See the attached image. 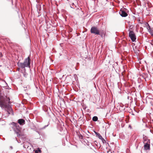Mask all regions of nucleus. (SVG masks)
Listing matches in <instances>:
<instances>
[{"label":"nucleus","mask_w":153,"mask_h":153,"mask_svg":"<svg viewBox=\"0 0 153 153\" xmlns=\"http://www.w3.org/2000/svg\"><path fill=\"white\" fill-rule=\"evenodd\" d=\"M82 141L84 142L85 143H88V142H89L88 140H87L85 139H84L83 140V141Z\"/></svg>","instance_id":"22"},{"label":"nucleus","mask_w":153,"mask_h":153,"mask_svg":"<svg viewBox=\"0 0 153 153\" xmlns=\"http://www.w3.org/2000/svg\"><path fill=\"white\" fill-rule=\"evenodd\" d=\"M49 123H48V124H47V125H45V126H44L42 128H41V129H44L46 127H47V126H48L49 125Z\"/></svg>","instance_id":"23"},{"label":"nucleus","mask_w":153,"mask_h":153,"mask_svg":"<svg viewBox=\"0 0 153 153\" xmlns=\"http://www.w3.org/2000/svg\"><path fill=\"white\" fill-rule=\"evenodd\" d=\"M86 144H87V146H89L90 145V144H89V142H88V143H86Z\"/></svg>","instance_id":"29"},{"label":"nucleus","mask_w":153,"mask_h":153,"mask_svg":"<svg viewBox=\"0 0 153 153\" xmlns=\"http://www.w3.org/2000/svg\"><path fill=\"white\" fill-rule=\"evenodd\" d=\"M120 107L122 108H123L122 109L123 110H125V107H124V106L122 103H121L120 104Z\"/></svg>","instance_id":"19"},{"label":"nucleus","mask_w":153,"mask_h":153,"mask_svg":"<svg viewBox=\"0 0 153 153\" xmlns=\"http://www.w3.org/2000/svg\"><path fill=\"white\" fill-rule=\"evenodd\" d=\"M10 147L11 149H12L13 148L12 146H10Z\"/></svg>","instance_id":"33"},{"label":"nucleus","mask_w":153,"mask_h":153,"mask_svg":"<svg viewBox=\"0 0 153 153\" xmlns=\"http://www.w3.org/2000/svg\"><path fill=\"white\" fill-rule=\"evenodd\" d=\"M9 97L0 94V107L2 109H4L6 112V114L8 116L11 114L13 115V112L12 107Z\"/></svg>","instance_id":"1"},{"label":"nucleus","mask_w":153,"mask_h":153,"mask_svg":"<svg viewBox=\"0 0 153 153\" xmlns=\"http://www.w3.org/2000/svg\"><path fill=\"white\" fill-rule=\"evenodd\" d=\"M128 107V105H125L124 107H125V108L126 107L127 108Z\"/></svg>","instance_id":"27"},{"label":"nucleus","mask_w":153,"mask_h":153,"mask_svg":"<svg viewBox=\"0 0 153 153\" xmlns=\"http://www.w3.org/2000/svg\"><path fill=\"white\" fill-rule=\"evenodd\" d=\"M150 43L152 45H153V42H152L151 41V42Z\"/></svg>","instance_id":"28"},{"label":"nucleus","mask_w":153,"mask_h":153,"mask_svg":"<svg viewBox=\"0 0 153 153\" xmlns=\"http://www.w3.org/2000/svg\"><path fill=\"white\" fill-rule=\"evenodd\" d=\"M150 76L149 74H148L146 73H143L140 75V76L143 79H145V81H146V78L149 79V76Z\"/></svg>","instance_id":"9"},{"label":"nucleus","mask_w":153,"mask_h":153,"mask_svg":"<svg viewBox=\"0 0 153 153\" xmlns=\"http://www.w3.org/2000/svg\"><path fill=\"white\" fill-rule=\"evenodd\" d=\"M139 63L140 64L141 63V62L140 61L139 62Z\"/></svg>","instance_id":"36"},{"label":"nucleus","mask_w":153,"mask_h":153,"mask_svg":"<svg viewBox=\"0 0 153 153\" xmlns=\"http://www.w3.org/2000/svg\"><path fill=\"white\" fill-rule=\"evenodd\" d=\"M126 8L122 9H121L120 10L119 13L120 16L123 17H126L128 16V14L126 13Z\"/></svg>","instance_id":"6"},{"label":"nucleus","mask_w":153,"mask_h":153,"mask_svg":"<svg viewBox=\"0 0 153 153\" xmlns=\"http://www.w3.org/2000/svg\"><path fill=\"white\" fill-rule=\"evenodd\" d=\"M128 127L129 128H131V126L130 125H129L128 126Z\"/></svg>","instance_id":"32"},{"label":"nucleus","mask_w":153,"mask_h":153,"mask_svg":"<svg viewBox=\"0 0 153 153\" xmlns=\"http://www.w3.org/2000/svg\"><path fill=\"white\" fill-rule=\"evenodd\" d=\"M129 96H128V97H127V99H128V100H129Z\"/></svg>","instance_id":"34"},{"label":"nucleus","mask_w":153,"mask_h":153,"mask_svg":"<svg viewBox=\"0 0 153 153\" xmlns=\"http://www.w3.org/2000/svg\"><path fill=\"white\" fill-rule=\"evenodd\" d=\"M131 28H130L128 30L129 31L128 36L133 42L135 41L136 39V36L133 31L130 30Z\"/></svg>","instance_id":"3"},{"label":"nucleus","mask_w":153,"mask_h":153,"mask_svg":"<svg viewBox=\"0 0 153 153\" xmlns=\"http://www.w3.org/2000/svg\"><path fill=\"white\" fill-rule=\"evenodd\" d=\"M116 65H118L117 62H116Z\"/></svg>","instance_id":"39"},{"label":"nucleus","mask_w":153,"mask_h":153,"mask_svg":"<svg viewBox=\"0 0 153 153\" xmlns=\"http://www.w3.org/2000/svg\"><path fill=\"white\" fill-rule=\"evenodd\" d=\"M94 132L95 133V134L96 135V136L98 137L100 139L101 138H102V137L99 133L96 131H94Z\"/></svg>","instance_id":"12"},{"label":"nucleus","mask_w":153,"mask_h":153,"mask_svg":"<svg viewBox=\"0 0 153 153\" xmlns=\"http://www.w3.org/2000/svg\"><path fill=\"white\" fill-rule=\"evenodd\" d=\"M17 123L21 126H23L25 124V120L21 118L18 119L17 121Z\"/></svg>","instance_id":"8"},{"label":"nucleus","mask_w":153,"mask_h":153,"mask_svg":"<svg viewBox=\"0 0 153 153\" xmlns=\"http://www.w3.org/2000/svg\"><path fill=\"white\" fill-rule=\"evenodd\" d=\"M143 143H145V142H150V140L148 139V137L144 134L143 135Z\"/></svg>","instance_id":"11"},{"label":"nucleus","mask_w":153,"mask_h":153,"mask_svg":"<svg viewBox=\"0 0 153 153\" xmlns=\"http://www.w3.org/2000/svg\"><path fill=\"white\" fill-rule=\"evenodd\" d=\"M2 56V54L0 52V57Z\"/></svg>","instance_id":"26"},{"label":"nucleus","mask_w":153,"mask_h":153,"mask_svg":"<svg viewBox=\"0 0 153 153\" xmlns=\"http://www.w3.org/2000/svg\"><path fill=\"white\" fill-rule=\"evenodd\" d=\"M146 28L148 30V31L149 30H152L150 26H149V25L148 23H146Z\"/></svg>","instance_id":"16"},{"label":"nucleus","mask_w":153,"mask_h":153,"mask_svg":"<svg viewBox=\"0 0 153 153\" xmlns=\"http://www.w3.org/2000/svg\"><path fill=\"white\" fill-rule=\"evenodd\" d=\"M92 119L93 121L96 122L98 120V118L96 116H94L93 117Z\"/></svg>","instance_id":"15"},{"label":"nucleus","mask_w":153,"mask_h":153,"mask_svg":"<svg viewBox=\"0 0 153 153\" xmlns=\"http://www.w3.org/2000/svg\"><path fill=\"white\" fill-rule=\"evenodd\" d=\"M0 119H1V118H0Z\"/></svg>","instance_id":"44"},{"label":"nucleus","mask_w":153,"mask_h":153,"mask_svg":"<svg viewBox=\"0 0 153 153\" xmlns=\"http://www.w3.org/2000/svg\"><path fill=\"white\" fill-rule=\"evenodd\" d=\"M17 65L19 67L21 68L22 69L24 68L25 69V68L26 67L23 62L19 63V62H18L17 63Z\"/></svg>","instance_id":"10"},{"label":"nucleus","mask_w":153,"mask_h":153,"mask_svg":"<svg viewBox=\"0 0 153 153\" xmlns=\"http://www.w3.org/2000/svg\"><path fill=\"white\" fill-rule=\"evenodd\" d=\"M41 150L39 148H38L37 150L34 151L35 153H41Z\"/></svg>","instance_id":"17"},{"label":"nucleus","mask_w":153,"mask_h":153,"mask_svg":"<svg viewBox=\"0 0 153 153\" xmlns=\"http://www.w3.org/2000/svg\"><path fill=\"white\" fill-rule=\"evenodd\" d=\"M71 8H73V7H72L71 6Z\"/></svg>","instance_id":"41"},{"label":"nucleus","mask_w":153,"mask_h":153,"mask_svg":"<svg viewBox=\"0 0 153 153\" xmlns=\"http://www.w3.org/2000/svg\"><path fill=\"white\" fill-rule=\"evenodd\" d=\"M87 132H88L89 134H87V136H90V134H91V133L89 132V131H87Z\"/></svg>","instance_id":"24"},{"label":"nucleus","mask_w":153,"mask_h":153,"mask_svg":"<svg viewBox=\"0 0 153 153\" xmlns=\"http://www.w3.org/2000/svg\"><path fill=\"white\" fill-rule=\"evenodd\" d=\"M99 30L98 28L95 26L92 27L90 30V32L91 33L97 35L99 34Z\"/></svg>","instance_id":"5"},{"label":"nucleus","mask_w":153,"mask_h":153,"mask_svg":"<svg viewBox=\"0 0 153 153\" xmlns=\"http://www.w3.org/2000/svg\"><path fill=\"white\" fill-rule=\"evenodd\" d=\"M149 33H150L151 35L153 37V31L152 30H149L148 31Z\"/></svg>","instance_id":"20"},{"label":"nucleus","mask_w":153,"mask_h":153,"mask_svg":"<svg viewBox=\"0 0 153 153\" xmlns=\"http://www.w3.org/2000/svg\"><path fill=\"white\" fill-rule=\"evenodd\" d=\"M59 54H60V56H61V55H62V54H60V53H59Z\"/></svg>","instance_id":"40"},{"label":"nucleus","mask_w":153,"mask_h":153,"mask_svg":"<svg viewBox=\"0 0 153 153\" xmlns=\"http://www.w3.org/2000/svg\"><path fill=\"white\" fill-rule=\"evenodd\" d=\"M87 138H89V137H87Z\"/></svg>","instance_id":"42"},{"label":"nucleus","mask_w":153,"mask_h":153,"mask_svg":"<svg viewBox=\"0 0 153 153\" xmlns=\"http://www.w3.org/2000/svg\"><path fill=\"white\" fill-rule=\"evenodd\" d=\"M144 143V150H150V142H146V143Z\"/></svg>","instance_id":"7"},{"label":"nucleus","mask_w":153,"mask_h":153,"mask_svg":"<svg viewBox=\"0 0 153 153\" xmlns=\"http://www.w3.org/2000/svg\"><path fill=\"white\" fill-rule=\"evenodd\" d=\"M131 27V25H129V27L130 28Z\"/></svg>","instance_id":"35"},{"label":"nucleus","mask_w":153,"mask_h":153,"mask_svg":"<svg viewBox=\"0 0 153 153\" xmlns=\"http://www.w3.org/2000/svg\"><path fill=\"white\" fill-rule=\"evenodd\" d=\"M23 147L24 148H26V145H24L23 146Z\"/></svg>","instance_id":"30"},{"label":"nucleus","mask_w":153,"mask_h":153,"mask_svg":"<svg viewBox=\"0 0 153 153\" xmlns=\"http://www.w3.org/2000/svg\"><path fill=\"white\" fill-rule=\"evenodd\" d=\"M11 124L15 127V128H14V131L15 133L16 134L17 136L19 137L22 136V139L23 140L24 135L21 134V128L17 123L12 122L11 123Z\"/></svg>","instance_id":"2"},{"label":"nucleus","mask_w":153,"mask_h":153,"mask_svg":"<svg viewBox=\"0 0 153 153\" xmlns=\"http://www.w3.org/2000/svg\"><path fill=\"white\" fill-rule=\"evenodd\" d=\"M0 114H1V112H0Z\"/></svg>","instance_id":"43"},{"label":"nucleus","mask_w":153,"mask_h":153,"mask_svg":"<svg viewBox=\"0 0 153 153\" xmlns=\"http://www.w3.org/2000/svg\"><path fill=\"white\" fill-rule=\"evenodd\" d=\"M100 140H102V143H105L106 142L105 140L102 137V138H101Z\"/></svg>","instance_id":"21"},{"label":"nucleus","mask_w":153,"mask_h":153,"mask_svg":"<svg viewBox=\"0 0 153 153\" xmlns=\"http://www.w3.org/2000/svg\"><path fill=\"white\" fill-rule=\"evenodd\" d=\"M79 137L81 141H83L84 139L83 138V137L82 134H80L79 135Z\"/></svg>","instance_id":"18"},{"label":"nucleus","mask_w":153,"mask_h":153,"mask_svg":"<svg viewBox=\"0 0 153 153\" xmlns=\"http://www.w3.org/2000/svg\"><path fill=\"white\" fill-rule=\"evenodd\" d=\"M104 33L103 31H99V34L98 35H100L102 37L103 35H104Z\"/></svg>","instance_id":"14"},{"label":"nucleus","mask_w":153,"mask_h":153,"mask_svg":"<svg viewBox=\"0 0 153 153\" xmlns=\"http://www.w3.org/2000/svg\"><path fill=\"white\" fill-rule=\"evenodd\" d=\"M138 146H137V147H136V149H137V148H138Z\"/></svg>","instance_id":"37"},{"label":"nucleus","mask_w":153,"mask_h":153,"mask_svg":"<svg viewBox=\"0 0 153 153\" xmlns=\"http://www.w3.org/2000/svg\"><path fill=\"white\" fill-rule=\"evenodd\" d=\"M2 81L4 82L5 83V85H4V86L6 87L5 88L8 89H10V88L8 86L7 83L5 82V80H3Z\"/></svg>","instance_id":"13"},{"label":"nucleus","mask_w":153,"mask_h":153,"mask_svg":"<svg viewBox=\"0 0 153 153\" xmlns=\"http://www.w3.org/2000/svg\"><path fill=\"white\" fill-rule=\"evenodd\" d=\"M15 138H16V140L17 141V142L18 143H20V141L19 140V141H18L17 139V138H16V137H15Z\"/></svg>","instance_id":"25"},{"label":"nucleus","mask_w":153,"mask_h":153,"mask_svg":"<svg viewBox=\"0 0 153 153\" xmlns=\"http://www.w3.org/2000/svg\"><path fill=\"white\" fill-rule=\"evenodd\" d=\"M94 142H95H95H96L97 143V141H95Z\"/></svg>","instance_id":"38"},{"label":"nucleus","mask_w":153,"mask_h":153,"mask_svg":"<svg viewBox=\"0 0 153 153\" xmlns=\"http://www.w3.org/2000/svg\"><path fill=\"white\" fill-rule=\"evenodd\" d=\"M36 132L37 133H38L39 134V131H36Z\"/></svg>","instance_id":"31"},{"label":"nucleus","mask_w":153,"mask_h":153,"mask_svg":"<svg viewBox=\"0 0 153 153\" xmlns=\"http://www.w3.org/2000/svg\"><path fill=\"white\" fill-rule=\"evenodd\" d=\"M23 63L26 67L30 68L31 59L29 56H28L25 59Z\"/></svg>","instance_id":"4"}]
</instances>
